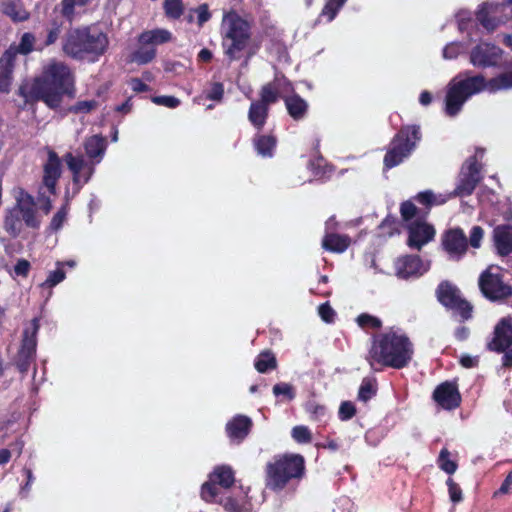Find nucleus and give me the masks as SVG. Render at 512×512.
<instances>
[{"instance_id": "412c9836", "label": "nucleus", "mask_w": 512, "mask_h": 512, "mask_svg": "<svg viewBox=\"0 0 512 512\" xmlns=\"http://www.w3.org/2000/svg\"><path fill=\"white\" fill-rule=\"evenodd\" d=\"M427 269L419 255L407 254L398 257L395 261V274L400 279H409L422 276Z\"/></svg>"}, {"instance_id": "13d9d810", "label": "nucleus", "mask_w": 512, "mask_h": 512, "mask_svg": "<svg viewBox=\"0 0 512 512\" xmlns=\"http://www.w3.org/2000/svg\"><path fill=\"white\" fill-rule=\"evenodd\" d=\"M484 236V230L481 226L475 225L472 227L470 231V236L468 239V246L477 249L480 248L481 242Z\"/></svg>"}, {"instance_id": "052dcab7", "label": "nucleus", "mask_w": 512, "mask_h": 512, "mask_svg": "<svg viewBox=\"0 0 512 512\" xmlns=\"http://www.w3.org/2000/svg\"><path fill=\"white\" fill-rule=\"evenodd\" d=\"M318 314L321 317V319L326 323H332L336 315L334 309L331 307L329 302H325L319 305Z\"/></svg>"}, {"instance_id": "c9c22d12", "label": "nucleus", "mask_w": 512, "mask_h": 512, "mask_svg": "<svg viewBox=\"0 0 512 512\" xmlns=\"http://www.w3.org/2000/svg\"><path fill=\"white\" fill-rule=\"evenodd\" d=\"M35 36L26 32L22 35L20 43L18 46L10 45L7 50H12L15 54V58L18 54L28 55L34 50Z\"/></svg>"}, {"instance_id": "de8ad7c7", "label": "nucleus", "mask_w": 512, "mask_h": 512, "mask_svg": "<svg viewBox=\"0 0 512 512\" xmlns=\"http://www.w3.org/2000/svg\"><path fill=\"white\" fill-rule=\"evenodd\" d=\"M356 322L362 329H380L382 327V321L373 315L368 313H362L357 316Z\"/></svg>"}, {"instance_id": "2eb2a0df", "label": "nucleus", "mask_w": 512, "mask_h": 512, "mask_svg": "<svg viewBox=\"0 0 512 512\" xmlns=\"http://www.w3.org/2000/svg\"><path fill=\"white\" fill-rule=\"evenodd\" d=\"M503 50L490 42H480L469 53L470 63L477 68H495L502 61Z\"/></svg>"}, {"instance_id": "a19ab883", "label": "nucleus", "mask_w": 512, "mask_h": 512, "mask_svg": "<svg viewBox=\"0 0 512 512\" xmlns=\"http://www.w3.org/2000/svg\"><path fill=\"white\" fill-rule=\"evenodd\" d=\"M163 9L165 15L173 20L179 19L184 13L182 0H164Z\"/></svg>"}, {"instance_id": "72a5a7b5", "label": "nucleus", "mask_w": 512, "mask_h": 512, "mask_svg": "<svg viewBox=\"0 0 512 512\" xmlns=\"http://www.w3.org/2000/svg\"><path fill=\"white\" fill-rule=\"evenodd\" d=\"M218 486L219 485L217 483H215L214 481L210 480V478H208V480L201 485V489H200L201 499L204 502L209 503V504H213V503L219 504V500L222 497H220V488Z\"/></svg>"}, {"instance_id": "ddd939ff", "label": "nucleus", "mask_w": 512, "mask_h": 512, "mask_svg": "<svg viewBox=\"0 0 512 512\" xmlns=\"http://www.w3.org/2000/svg\"><path fill=\"white\" fill-rule=\"evenodd\" d=\"M492 269L488 267L480 274L479 289L491 302H501L512 296V286L504 282L502 274L494 273Z\"/></svg>"}, {"instance_id": "603ef678", "label": "nucleus", "mask_w": 512, "mask_h": 512, "mask_svg": "<svg viewBox=\"0 0 512 512\" xmlns=\"http://www.w3.org/2000/svg\"><path fill=\"white\" fill-rule=\"evenodd\" d=\"M356 407L351 401H343L338 410V417L341 421H348L356 415Z\"/></svg>"}, {"instance_id": "b1692460", "label": "nucleus", "mask_w": 512, "mask_h": 512, "mask_svg": "<svg viewBox=\"0 0 512 512\" xmlns=\"http://www.w3.org/2000/svg\"><path fill=\"white\" fill-rule=\"evenodd\" d=\"M493 241L498 255L505 257L512 253V225H498L493 230Z\"/></svg>"}, {"instance_id": "9d476101", "label": "nucleus", "mask_w": 512, "mask_h": 512, "mask_svg": "<svg viewBox=\"0 0 512 512\" xmlns=\"http://www.w3.org/2000/svg\"><path fill=\"white\" fill-rule=\"evenodd\" d=\"M40 329V318L34 317L25 323L21 343L16 357V367L19 372L27 373L36 357L37 334Z\"/></svg>"}, {"instance_id": "393cba45", "label": "nucleus", "mask_w": 512, "mask_h": 512, "mask_svg": "<svg viewBox=\"0 0 512 512\" xmlns=\"http://www.w3.org/2000/svg\"><path fill=\"white\" fill-rule=\"evenodd\" d=\"M435 294L438 302L446 309L462 297L460 289L448 280L438 284Z\"/></svg>"}, {"instance_id": "864d4df0", "label": "nucleus", "mask_w": 512, "mask_h": 512, "mask_svg": "<svg viewBox=\"0 0 512 512\" xmlns=\"http://www.w3.org/2000/svg\"><path fill=\"white\" fill-rule=\"evenodd\" d=\"M399 223L395 217L387 216L380 224L379 228L383 230L384 234L388 236H393L396 233H399Z\"/></svg>"}, {"instance_id": "e2e57ef3", "label": "nucleus", "mask_w": 512, "mask_h": 512, "mask_svg": "<svg viewBox=\"0 0 512 512\" xmlns=\"http://www.w3.org/2000/svg\"><path fill=\"white\" fill-rule=\"evenodd\" d=\"M89 0H63L62 13L64 16H70L74 12L75 6H84Z\"/></svg>"}, {"instance_id": "c03bdc74", "label": "nucleus", "mask_w": 512, "mask_h": 512, "mask_svg": "<svg viewBox=\"0 0 512 512\" xmlns=\"http://www.w3.org/2000/svg\"><path fill=\"white\" fill-rule=\"evenodd\" d=\"M205 99L221 102L224 98V84L221 82H211L209 87L203 91Z\"/></svg>"}, {"instance_id": "6e6552de", "label": "nucleus", "mask_w": 512, "mask_h": 512, "mask_svg": "<svg viewBox=\"0 0 512 512\" xmlns=\"http://www.w3.org/2000/svg\"><path fill=\"white\" fill-rule=\"evenodd\" d=\"M422 139L419 125H403L391 139L383 158L385 170L400 165L409 158Z\"/></svg>"}, {"instance_id": "8fccbe9b", "label": "nucleus", "mask_w": 512, "mask_h": 512, "mask_svg": "<svg viewBox=\"0 0 512 512\" xmlns=\"http://www.w3.org/2000/svg\"><path fill=\"white\" fill-rule=\"evenodd\" d=\"M458 29L461 32H467L468 36L472 39V32L471 30L473 28H476L477 23L476 21L471 17L469 13H460L458 15Z\"/></svg>"}, {"instance_id": "f704fd0d", "label": "nucleus", "mask_w": 512, "mask_h": 512, "mask_svg": "<svg viewBox=\"0 0 512 512\" xmlns=\"http://www.w3.org/2000/svg\"><path fill=\"white\" fill-rule=\"evenodd\" d=\"M447 310H450L454 315L459 316L461 322L471 319L473 315L472 304L463 297L458 299L455 304L447 308Z\"/></svg>"}, {"instance_id": "dca6fc26", "label": "nucleus", "mask_w": 512, "mask_h": 512, "mask_svg": "<svg viewBox=\"0 0 512 512\" xmlns=\"http://www.w3.org/2000/svg\"><path fill=\"white\" fill-rule=\"evenodd\" d=\"M507 8H509L507 4L484 2L479 5L475 13L476 21L487 32H493L500 24L509 19V17H502V15H506Z\"/></svg>"}, {"instance_id": "5701e85b", "label": "nucleus", "mask_w": 512, "mask_h": 512, "mask_svg": "<svg viewBox=\"0 0 512 512\" xmlns=\"http://www.w3.org/2000/svg\"><path fill=\"white\" fill-rule=\"evenodd\" d=\"M15 61V54L12 50H5L0 57V92L2 93L10 91Z\"/></svg>"}, {"instance_id": "6e6d98bb", "label": "nucleus", "mask_w": 512, "mask_h": 512, "mask_svg": "<svg viewBox=\"0 0 512 512\" xmlns=\"http://www.w3.org/2000/svg\"><path fill=\"white\" fill-rule=\"evenodd\" d=\"M418 212V208L415 204L409 200L404 201L400 205V214L405 222L412 220Z\"/></svg>"}, {"instance_id": "69168bd1", "label": "nucleus", "mask_w": 512, "mask_h": 512, "mask_svg": "<svg viewBox=\"0 0 512 512\" xmlns=\"http://www.w3.org/2000/svg\"><path fill=\"white\" fill-rule=\"evenodd\" d=\"M30 262L26 259H19L14 266V272L17 276L27 277L30 271Z\"/></svg>"}, {"instance_id": "a878e982", "label": "nucleus", "mask_w": 512, "mask_h": 512, "mask_svg": "<svg viewBox=\"0 0 512 512\" xmlns=\"http://www.w3.org/2000/svg\"><path fill=\"white\" fill-rule=\"evenodd\" d=\"M284 102L287 112L293 120L300 121L306 117L309 105L307 101L303 99L299 94L294 93L290 96H287L284 99Z\"/></svg>"}, {"instance_id": "3c124183", "label": "nucleus", "mask_w": 512, "mask_h": 512, "mask_svg": "<svg viewBox=\"0 0 512 512\" xmlns=\"http://www.w3.org/2000/svg\"><path fill=\"white\" fill-rule=\"evenodd\" d=\"M273 394L276 397L284 396L289 401L293 400L296 396L294 387L291 384L285 382L275 384L273 386Z\"/></svg>"}, {"instance_id": "0e129e2a", "label": "nucleus", "mask_w": 512, "mask_h": 512, "mask_svg": "<svg viewBox=\"0 0 512 512\" xmlns=\"http://www.w3.org/2000/svg\"><path fill=\"white\" fill-rule=\"evenodd\" d=\"M416 200L420 204L430 208L435 203V195L433 194L432 191H423L417 194Z\"/></svg>"}, {"instance_id": "c756f323", "label": "nucleus", "mask_w": 512, "mask_h": 512, "mask_svg": "<svg viewBox=\"0 0 512 512\" xmlns=\"http://www.w3.org/2000/svg\"><path fill=\"white\" fill-rule=\"evenodd\" d=\"M276 144L277 139L273 135H256L253 139L255 150L263 157H272Z\"/></svg>"}, {"instance_id": "338daca9", "label": "nucleus", "mask_w": 512, "mask_h": 512, "mask_svg": "<svg viewBox=\"0 0 512 512\" xmlns=\"http://www.w3.org/2000/svg\"><path fill=\"white\" fill-rule=\"evenodd\" d=\"M460 47L456 43L447 44L443 49V57L445 59H455L459 55Z\"/></svg>"}, {"instance_id": "ea45409f", "label": "nucleus", "mask_w": 512, "mask_h": 512, "mask_svg": "<svg viewBox=\"0 0 512 512\" xmlns=\"http://www.w3.org/2000/svg\"><path fill=\"white\" fill-rule=\"evenodd\" d=\"M438 467L445 473L452 475L456 472L458 464L450 459V452L447 448H442L437 458Z\"/></svg>"}, {"instance_id": "0eeeda50", "label": "nucleus", "mask_w": 512, "mask_h": 512, "mask_svg": "<svg viewBox=\"0 0 512 512\" xmlns=\"http://www.w3.org/2000/svg\"><path fill=\"white\" fill-rule=\"evenodd\" d=\"M23 222L30 228H38L40 225L34 198L21 188L16 196V204L6 211L3 228L10 237L16 238L22 231Z\"/></svg>"}, {"instance_id": "f8f14e48", "label": "nucleus", "mask_w": 512, "mask_h": 512, "mask_svg": "<svg viewBox=\"0 0 512 512\" xmlns=\"http://www.w3.org/2000/svg\"><path fill=\"white\" fill-rule=\"evenodd\" d=\"M487 349L496 353H503L502 366L512 368V317L499 320L494 327L493 337L487 343Z\"/></svg>"}, {"instance_id": "423d86ee", "label": "nucleus", "mask_w": 512, "mask_h": 512, "mask_svg": "<svg viewBox=\"0 0 512 512\" xmlns=\"http://www.w3.org/2000/svg\"><path fill=\"white\" fill-rule=\"evenodd\" d=\"M108 46L106 33L87 26L70 30L63 40L62 50L72 59L96 62L106 53Z\"/></svg>"}, {"instance_id": "a18cd8bd", "label": "nucleus", "mask_w": 512, "mask_h": 512, "mask_svg": "<svg viewBox=\"0 0 512 512\" xmlns=\"http://www.w3.org/2000/svg\"><path fill=\"white\" fill-rule=\"evenodd\" d=\"M219 504L223 507L225 512H251L245 508L243 503L232 496L221 498Z\"/></svg>"}, {"instance_id": "20e7f679", "label": "nucleus", "mask_w": 512, "mask_h": 512, "mask_svg": "<svg viewBox=\"0 0 512 512\" xmlns=\"http://www.w3.org/2000/svg\"><path fill=\"white\" fill-rule=\"evenodd\" d=\"M221 46L228 63L240 60L246 53L253 56L259 46H251L252 22L243 18L237 11L225 12L221 27Z\"/></svg>"}, {"instance_id": "4d7b16f0", "label": "nucleus", "mask_w": 512, "mask_h": 512, "mask_svg": "<svg viewBox=\"0 0 512 512\" xmlns=\"http://www.w3.org/2000/svg\"><path fill=\"white\" fill-rule=\"evenodd\" d=\"M151 100L156 105L165 106L168 108H176L181 103L177 97L170 95L153 96Z\"/></svg>"}, {"instance_id": "774afa93", "label": "nucleus", "mask_w": 512, "mask_h": 512, "mask_svg": "<svg viewBox=\"0 0 512 512\" xmlns=\"http://www.w3.org/2000/svg\"><path fill=\"white\" fill-rule=\"evenodd\" d=\"M512 491V470L508 473L495 495L507 494Z\"/></svg>"}, {"instance_id": "cd10ccee", "label": "nucleus", "mask_w": 512, "mask_h": 512, "mask_svg": "<svg viewBox=\"0 0 512 512\" xmlns=\"http://www.w3.org/2000/svg\"><path fill=\"white\" fill-rule=\"evenodd\" d=\"M351 244V239L348 235H341L338 233H327L322 240V247L329 252L343 253L348 249Z\"/></svg>"}, {"instance_id": "09e8293b", "label": "nucleus", "mask_w": 512, "mask_h": 512, "mask_svg": "<svg viewBox=\"0 0 512 512\" xmlns=\"http://www.w3.org/2000/svg\"><path fill=\"white\" fill-rule=\"evenodd\" d=\"M292 438L299 444H307L312 440V433L307 426L297 425L292 428Z\"/></svg>"}, {"instance_id": "4c0bfd02", "label": "nucleus", "mask_w": 512, "mask_h": 512, "mask_svg": "<svg viewBox=\"0 0 512 512\" xmlns=\"http://www.w3.org/2000/svg\"><path fill=\"white\" fill-rule=\"evenodd\" d=\"M377 394V383L375 379L364 378L358 390L357 398L364 403L371 400Z\"/></svg>"}, {"instance_id": "bf43d9fd", "label": "nucleus", "mask_w": 512, "mask_h": 512, "mask_svg": "<svg viewBox=\"0 0 512 512\" xmlns=\"http://www.w3.org/2000/svg\"><path fill=\"white\" fill-rule=\"evenodd\" d=\"M66 209L64 207L60 208L52 217L49 228L51 231H58L62 228L64 221L66 220Z\"/></svg>"}, {"instance_id": "7ed1b4c3", "label": "nucleus", "mask_w": 512, "mask_h": 512, "mask_svg": "<svg viewBox=\"0 0 512 512\" xmlns=\"http://www.w3.org/2000/svg\"><path fill=\"white\" fill-rule=\"evenodd\" d=\"M414 347L409 337L400 330L390 328L373 337L368 351V361L383 367L403 369L409 365L413 358Z\"/></svg>"}, {"instance_id": "1a4fd4ad", "label": "nucleus", "mask_w": 512, "mask_h": 512, "mask_svg": "<svg viewBox=\"0 0 512 512\" xmlns=\"http://www.w3.org/2000/svg\"><path fill=\"white\" fill-rule=\"evenodd\" d=\"M279 89L274 82L264 84L259 99L253 100L248 110V120L258 131L262 130L269 117L270 106L279 100Z\"/></svg>"}, {"instance_id": "39448f33", "label": "nucleus", "mask_w": 512, "mask_h": 512, "mask_svg": "<svg viewBox=\"0 0 512 512\" xmlns=\"http://www.w3.org/2000/svg\"><path fill=\"white\" fill-rule=\"evenodd\" d=\"M306 474V463L303 455L284 453L275 455L265 465V487L274 493L286 489H296Z\"/></svg>"}, {"instance_id": "5fc2aeb1", "label": "nucleus", "mask_w": 512, "mask_h": 512, "mask_svg": "<svg viewBox=\"0 0 512 512\" xmlns=\"http://www.w3.org/2000/svg\"><path fill=\"white\" fill-rule=\"evenodd\" d=\"M448 487L449 498L453 503H459L463 500L462 489L451 477L446 481Z\"/></svg>"}, {"instance_id": "680f3d73", "label": "nucleus", "mask_w": 512, "mask_h": 512, "mask_svg": "<svg viewBox=\"0 0 512 512\" xmlns=\"http://www.w3.org/2000/svg\"><path fill=\"white\" fill-rule=\"evenodd\" d=\"M194 12L197 13V23L201 27L204 23L210 20L211 13L209 11V6L206 3L199 5Z\"/></svg>"}, {"instance_id": "f03ea898", "label": "nucleus", "mask_w": 512, "mask_h": 512, "mask_svg": "<svg viewBox=\"0 0 512 512\" xmlns=\"http://www.w3.org/2000/svg\"><path fill=\"white\" fill-rule=\"evenodd\" d=\"M512 89V71H506L486 79L482 74L472 75L470 71L460 73L448 84L445 97V112L448 116H456L464 103L473 95L483 91L497 93Z\"/></svg>"}, {"instance_id": "c85d7f7f", "label": "nucleus", "mask_w": 512, "mask_h": 512, "mask_svg": "<svg viewBox=\"0 0 512 512\" xmlns=\"http://www.w3.org/2000/svg\"><path fill=\"white\" fill-rule=\"evenodd\" d=\"M210 480L217 483L221 488L229 489L234 485L235 475L230 466L221 465L214 468L209 474Z\"/></svg>"}, {"instance_id": "473e14b6", "label": "nucleus", "mask_w": 512, "mask_h": 512, "mask_svg": "<svg viewBox=\"0 0 512 512\" xmlns=\"http://www.w3.org/2000/svg\"><path fill=\"white\" fill-rule=\"evenodd\" d=\"M346 1L347 0H326L318 16V21L321 22L322 20H325L328 23L332 22Z\"/></svg>"}, {"instance_id": "6ab92c4d", "label": "nucleus", "mask_w": 512, "mask_h": 512, "mask_svg": "<svg viewBox=\"0 0 512 512\" xmlns=\"http://www.w3.org/2000/svg\"><path fill=\"white\" fill-rule=\"evenodd\" d=\"M407 246L411 249L421 250L423 246L432 241L436 231L432 224L415 220L407 225Z\"/></svg>"}, {"instance_id": "f257e3e1", "label": "nucleus", "mask_w": 512, "mask_h": 512, "mask_svg": "<svg viewBox=\"0 0 512 512\" xmlns=\"http://www.w3.org/2000/svg\"><path fill=\"white\" fill-rule=\"evenodd\" d=\"M19 95L25 103L43 102L49 109L57 110L65 97H76V75L73 69L62 61L52 60L43 67L29 87L20 86Z\"/></svg>"}, {"instance_id": "f3484780", "label": "nucleus", "mask_w": 512, "mask_h": 512, "mask_svg": "<svg viewBox=\"0 0 512 512\" xmlns=\"http://www.w3.org/2000/svg\"><path fill=\"white\" fill-rule=\"evenodd\" d=\"M441 246L452 260H461L468 250V238L460 227L450 228L441 236Z\"/></svg>"}, {"instance_id": "2f4dec72", "label": "nucleus", "mask_w": 512, "mask_h": 512, "mask_svg": "<svg viewBox=\"0 0 512 512\" xmlns=\"http://www.w3.org/2000/svg\"><path fill=\"white\" fill-rule=\"evenodd\" d=\"M278 366L275 354L271 350H264L258 354L254 361V367L259 373H267Z\"/></svg>"}, {"instance_id": "49530a36", "label": "nucleus", "mask_w": 512, "mask_h": 512, "mask_svg": "<svg viewBox=\"0 0 512 512\" xmlns=\"http://www.w3.org/2000/svg\"><path fill=\"white\" fill-rule=\"evenodd\" d=\"M98 107V102L92 100H80L70 106L68 111L73 114H88Z\"/></svg>"}, {"instance_id": "37998d69", "label": "nucleus", "mask_w": 512, "mask_h": 512, "mask_svg": "<svg viewBox=\"0 0 512 512\" xmlns=\"http://www.w3.org/2000/svg\"><path fill=\"white\" fill-rule=\"evenodd\" d=\"M57 266V269L49 273L47 279L40 284V287L51 289L65 279L66 273L61 267V263L58 262Z\"/></svg>"}, {"instance_id": "a211bd4d", "label": "nucleus", "mask_w": 512, "mask_h": 512, "mask_svg": "<svg viewBox=\"0 0 512 512\" xmlns=\"http://www.w3.org/2000/svg\"><path fill=\"white\" fill-rule=\"evenodd\" d=\"M434 402L444 410H455L460 407L462 396L458 384L453 381H444L436 386L432 393Z\"/></svg>"}, {"instance_id": "4468645a", "label": "nucleus", "mask_w": 512, "mask_h": 512, "mask_svg": "<svg viewBox=\"0 0 512 512\" xmlns=\"http://www.w3.org/2000/svg\"><path fill=\"white\" fill-rule=\"evenodd\" d=\"M481 180V165L477 157H468L461 168L459 182L448 198L470 196Z\"/></svg>"}, {"instance_id": "9b49d317", "label": "nucleus", "mask_w": 512, "mask_h": 512, "mask_svg": "<svg viewBox=\"0 0 512 512\" xmlns=\"http://www.w3.org/2000/svg\"><path fill=\"white\" fill-rule=\"evenodd\" d=\"M172 33L166 29L156 28L142 32L138 36L139 48L132 53V61L139 65L150 63L156 57L155 45L168 43Z\"/></svg>"}, {"instance_id": "4be33fe9", "label": "nucleus", "mask_w": 512, "mask_h": 512, "mask_svg": "<svg viewBox=\"0 0 512 512\" xmlns=\"http://www.w3.org/2000/svg\"><path fill=\"white\" fill-rule=\"evenodd\" d=\"M252 427L253 422L250 417L237 414L226 423L225 431L232 442L239 444L250 434Z\"/></svg>"}, {"instance_id": "7c9ffc66", "label": "nucleus", "mask_w": 512, "mask_h": 512, "mask_svg": "<svg viewBox=\"0 0 512 512\" xmlns=\"http://www.w3.org/2000/svg\"><path fill=\"white\" fill-rule=\"evenodd\" d=\"M64 160L67 164L68 169L72 172L73 175V183L78 186V189H81V172L87 165L82 156H74L72 153L68 152L64 156Z\"/></svg>"}, {"instance_id": "aec40b11", "label": "nucleus", "mask_w": 512, "mask_h": 512, "mask_svg": "<svg viewBox=\"0 0 512 512\" xmlns=\"http://www.w3.org/2000/svg\"><path fill=\"white\" fill-rule=\"evenodd\" d=\"M62 174V163L58 154L48 149L47 160L43 165L42 183L52 195L56 194L57 182Z\"/></svg>"}, {"instance_id": "bb28decb", "label": "nucleus", "mask_w": 512, "mask_h": 512, "mask_svg": "<svg viewBox=\"0 0 512 512\" xmlns=\"http://www.w3.org/2000/svg\"><path fill=\"white\" fill-rule=\"evenodd\" d=\"M107 147L106 139L101 135L88 137L84 142L86 155L99 163L103 158Z\"/></svg>"}, {"instance_id": "e433bc0d", "label": "nucleus", "mask_w": 512, "mask_h": 512, "mask_svg": "<svg viewBox=\"0 0 512 512\" xmlns=\"http://www.w3.org/2000/svg\"><path fill=\"white\" fill-rule=\"evenodd\" d=\"M308 167L313 176L318 179H323L332 173L331 166L327 165L326 160L322 156L311 159Z\"/></svg>"}, {"instance_id": "58836bf2", "label": "nucleus", "mask_w": 512, "mask_h": 512, "mask_svg": "<svg viewBox=\"0 0 512 512\" xmlns=\"http://www.w3.org/2000/svg\"><path fill=\"white\" fill-rule=\"evenodd\" d=\"M3 13L9 16L14 22H23L29 18V13L14 2L5 3L3 5Z\"/></svg>"}, {"instance_id": "79ce46f5", "label": "nucleus", "mask_w": 512, "mask_h": 512, "mask_svg": "<svg viewBox=\"0 0 512 512\" xmlns=\"http://www.w3.org/2000/svg\"><path fill=\"white\" fill-rule=\"evenodd\" d=\"M62 32V23L54 20L51 26L47 29L46 39L42 45L36 48V50L42 51L44 48L53 45L59 39Z\"/></svg>"}]
</instances>
